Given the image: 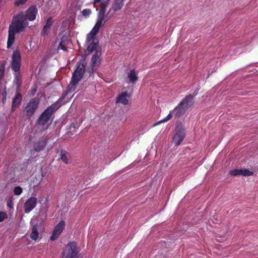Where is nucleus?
<instances>
[{"instance_id": "nucleus-1", "label": "nucleus", "mask_w": 258, "mask_h": 258, "mask_svg": "<svg viewBox=\"0 0 258 258\" xmlns=\"http://www.w3.org/2000/svg\"><path fill=\"white\" fill-rule=\"evenodd\" d=\"M104 5H98V8L100 7L99 11L97 21L91 31L87 34L86 41V46L87 48V51L88 52H92L94 51L95 53L93 54L91 59V70L89 72L93 73L99 66L101 62L100 58L101 55V50L98 46L99 41L96 38V35L98 33L99 29L111 18L113 13H107L105 15L106 7Z\"/></svg>"}, {"instance_id": "nucleus-2", "label": "nucleus", "mask_w": 258, "mask_h": 258, "mask_svg": "<svg viewBox=\"0 0 258 258\" xmlns=\"http://www.w3.org/2000/svg\"><path fill=\"white\" fill-rule=\"evenodd\" d=\"M37 14V9L35 6H31L26 12L25 15L21 13L14 17L11 24L9 28V35L7 41V47L10 48L13 45L15 38V34L20 33L28 26L27 20L32 21L35 20Z\"/></svg>"}, {"instance_id": "nucleus-3", "label": "nucleus", "mask_w": 258, "mask_h": 258, "mask_svg": "<svg viewBox=\"0 0 258 258\" xmlns=\"http://www.w3.org/2000/svg\"><path fill=\"white\" fill-rule=\"evenodd\" d=\"M66 94H62L61 97L53 104L49 106L40 115L36 121V125L42 130H47L51 124L52 121V114L61 105L64 104L62 101L64 99Z\"/></svg>"}, {"instance_id": "nucleus-4", "label": "nucleus", "mask_w": 258, "mask_h": 258, "mask_svg": "<svg viewBox=\"0 0 258 258\" xmlns=\"http://www.w3.org/2000/svg\"><path fill=\"white\" fill-rule=\"evenodd\" d=\"M85 65L83 60L79 62L68 86L67 92H73L77 90L79 82L82 80L85 72Z\"/></svg>"}, {"instance_id": "nucleus-5", "label": "nucleus", "mask_w": 258, "mask_h": 258, "mask_svg": "<svg viewBox=\"0 0 258 258\" xmlns=\"http://www.w3.org/2000/svg\"><path fill=\"white\" fill-rule=\"evenodd\" d=\"M40 103L39 99L35 98L31 99L26 104L24 109V112L27 118H31L37 109Z\"/></svg>"}, {"instance_id": "nucleus-6", "label": "nucleus", "mask_w": 258, "mask_h": 258, "mask_svg": "<svg viewBox=\"0 0 258 258\" xmlns=\"http://www.w3.org/2000/svg\"><path fill=\"white\" fill-rule=\"evenodd\" d=\"M185 135L184 125L181 123L177 124L175 128V133L173 137V142L176 146H178L183 140Z\"/></svg>"}, {"instance_id": "nucleus-7", "label": "nucleus", "mask_w": 258, "mask_h": 258, "mask_svg": "<svg viewBox=\"0 0 258 258\" xmlns=\"http://www.w3.org/2000/svg\"><path fill=\"white\" fill-rule=\"evenodd\" d=\"M21 65V56L20 52L18 50L13 51L11 57V69L15 72L20 71Z\"/></svg>"}, {"instance_id": "nucleus-8", "label": "nucleus", "mask_w": 258, "mask_h": 258, "mask_svg": "<svg viewBox=\"0 0 258 258\" xmlns=\"http://www.w3.org/2000/svg\"><path fill=\"white\" fill-rule=\"evenodd\" d=\"M65 227V222L60 221L54 228L52 233L50 237L51 241L57 239Z\"/></svg>"}, {"instance_id": "nucleus-9", "label": "nucleus", "mask_w": 258, "mask_h": 258, "mask_svg": "<svg viewBox=\"0 0 258 258\" xmlns=\"http://www.w3.org/2000/svg\"><path fill=\"white\" fill-rule=\"evenodd\" d=\"M37 203V199L35 197H30L25 203L24 205L25 212L29 213L36 206Z\"/></svg>"}, {"instance_id": "nucleus-10", "label": "nucleus", "mask_w": 258, "mask_h": 258, "mask_svg": "<svg viewBox=\"0 0 258 258\" xmlns=\"http://www.w3.org/2000/svg\"><path fill=\"white\" fill-rule=\"evenodd\" d=\"M22 100V96L18 91L16 92L15 95L12 99V111H14L18 108Z\"/></svg>"}, {"instance_id": "nucleus-11", "label": "nucleus", "mask_w": 258, "mask_h": 258, "mask_svg": "<svg viewBox=\"0 0 258 258\" xmlns=\"http://www.w3.org/2000/svg\"><path fill=\"white\" fill-rule=\"evenodd\" d=\"M179 103L186 110H187L188 108L193 105V96L191 95L186 96Z\"/></svg>"}, {"instance_id": "nucleus-12", "label": "nucleus", "mask_w": 258, "mask_h": 258, "mask_svg": "<svg viewBox=\"0 0 258 258\" xmlns=\"http://www.w3.org/2000/svg\"><path fill=\"white\" fill-rule=\"evenodd\" d=\"M252 172L250 171L247 169H234L231 170L229 174L232 176H237L239 175H241L244 176H249L252 174Z\"/></svg>"}, {"instance_id": "nucleus-13", "label": "nucleus", "mask_w": 258, "mask_h": 258, "mask_svg": "<svg viewBox=\"0 0 258 258\" xmlns=\"http://www.w3.org/2000/svg\"><path fill=\"white\" fill-rule=\"evenodd\" d=\"M124 1L125 0H114L111 8L108 11V13H111L112 12H113V13L121 10L123 7Z\"/></svg>"}, {"instance_id": "nucleus-14", "label": "nucleus", "mask_w": 258, "mask_h": 258, "mask_svg": "<svg viewBox=\"0 0 258 258\" xmlns=\"http://www.w3.org/2000/svg\"><path fill=\"white\" fill-rule=\"evenodd\" d=\"M127 80L132 84L135 83L138 80L137 72L134 69L130 70L127 73Z\"/></svg>"}, {"instance_id": "nucleus-15", "label": "nucleus", "mask_w": 258, "mask_h": 258, "mask_svg": "<svg viewBox=\"0 0 258 258\" xmlns=\"http://www.w3.org/2000/svg\"><path fill=\"white\" fill-rule=\"evenodd\" d=\"M128 98L129 96L126 92L121 93L117 98L116 103H122L123 105H126L128 104Z\"/></svg>"}, {"instance_id": "nucleus-16", "label": "nucleus", "mask_w": 258, "mask_h": 258, "mask_svg": "<svg viewBox=\"0 0 258 258\" xmlns=\"http://www.w3.org/2000/svg\"><path fill=\"white\" fill-rule=\"evenodd\" d=\"M186 111V110L179 103L178 106L172 110V112H173L175 117H178L183 115Z\"/></svg>"}, {"instance_id": "nucleus-17", "label": "nucleus", "mask_w": 258, "mask_h": 258, "mask_svg": "<svg viewBox=\"0 0 258 258\" xmlns=\"http://www.w3.org/2000/svg\"><path fill=\"white\" fill-rule=\"evenodd\" d=\"M53 23V21H52V20L51 18H49L45 25H44L43 28V30L42 31V32H41V35L43 36H46L47 35L48 33L49 32V31L50 30V27L52 25Z\"/></svg>"}, {"instance_id": "nucleus-18", "label": "nucleus", "mask_w": 258, "mask_h": 258, "mask_svg": "<svg viewBox=\"0 0 258 258\" xmlns=\"http://www.w3.org/2000/svg\"><path fill=\"white\" fill-rule=\"evenodd\" d=\"M39 232L38 231L37 225H35L33 226L32 229L31 233L30 234V238L34 241H36L38 239Z\"/></svg>"}, {"instance_id": "nucleus-19", "label": "nucleus", "mask_w": 258, "mask_h": 258, "mask_svg": "<svg viewBox=\"0 0 258 258\" xmlns=\"http://www.w3.org/2000/svg\"><path fill=\"white\" fill-rule=\"evenodd\" d=\"M60 159L66 164H68L70 159V155L69 153L67 152L64 150H61L60 151Z\"/></svg>"}, {"instance_id": "nucleus-20", "label": "nucleus", "mask_w": 258, "mask_h": 258, "mask_svg": "<svg viewBox=\"0 0 258 258\" xmlns=\"http://www.w3.org/2000/svg\"><path fill=\"white\" fill-rule=\"evenodd\" d=\"M14 82L17 86V90L20 89L21 85V76L20 72L15 73V79Z\"/></svg>"}, {"instance_id": "nucleus-21", "label": "nucleus", "mask_w": 258, "mask_h": 258, "mask_svg": "<svg viewBox=\"0 0 258 258\" xmlns=\"http://www.w3.org/2000/svg\"><path fill=\"white\" fill-rule=\"evenodd\" d=\"M110 0H94V6L96 8V11L98 10V5H104L107 6Z\"/></svg>"}, {"instance_id": "nucleus-22", "label": "nucleus", "mask_w": 258, "mask_h": 258, "mask_svg": "<svg viewBox=\"0 0 258 258\" xmlns=\"http://www.w3.org/2000/svg\"><path fill=\"white\" fill-rule=\"evenodd\" d=\"M45 146V144L44 142L36 143L34 145V149L35 150L39 151L43 149Z\"/></svg>"}, {"instance_id": "nucleus-23", "label": "nucleus", "mask_w": 258, "mask_h": 258, "mask_svg": "<svg viewBox=\"0 0 258 258\" xmlns=\"http://www.w3.org/2000/svg\"><path fill=\"white\" fill-rule=\"evenodd\" d=\"M173 115H174V114H173V112H172V111H171L166 117L164 118L163 119L160 120L156 124H158L160 123L168 121L169 120H170L171 118V117H172Z\"/></svg>"}, {"instance_id": "nucleus-24", "label": "nucleus", "mask_w": 258, "mask_h": 258, "mask_svg": "<svg viewBox=\"0 0 258 258\" xmlns=\"http://www.w3.org/2000/svg\"><path fill=\"white\" fill-rule=\"evenodd\" d=\"M92 11L90 9H86L83 10L82 14L85 18L88 17L91 14Z\"/></svg>"}, {"instance_id": "nucleus-25", "label": "nucleus", "mask_w": 258, "mask_h": 258, "mask_svg": "<svg viewBox=\"0 0 258 258\" xmlns=\"http://www.w3.org/2000/svg\"><path fill=\"white\" fill-rule=\"evenodd\" d=\"M23 189L20 186H16L14 189V194L16 196L20 195L22 192Z\"/></svg>"}, {"instance_id": "nucleus-26", "label": "nucleus", "mask_w": 258, "mask_h": 258, "mask_svg": "<svg viewBox=\"0 0 258 258\" xmlns=\"http://www.w3.org/2000/svg\"><path fill=\"white\" fill-rule=\"evenodd\" d=\"M27 1V0H16L14 2V5L16 7H19L24 4Z\"/></svg>"}, {"instance_id": "nucleus-27", "label": "nucleus", "mask_w": 258, "mask_h": 258, "mask_svg": "<svg viewBox=\"0 0 258 258\" xmlns=\"http://www.w3.org/2000/svg\"><path fill=\"white\" fill-rule=\"evenodd\" d=\"M57 49L58 50L62 49L63 50H66V47L63 44V40L62 38L61 39V40L59 44V45L57 47Z\"/></svg>"}, {"instance_id": "nucleus-28", "label": "nucleus", "mask_w": 258, "mask_h": 258, "mask_svg": "<svg viewBox=\"0 0 258 258\" xmlns=\"http://www.w3.org/2000/svg\"><path fill=\"white\" fill-rule=\"evenodd\" d=\"M7 218V215L6 213L4 212H0V222L3 221Z\"/></svg>"}, {"instance_id": "nucleus-29", "label": "nucleus", "mask_w": 258, "mask_h": 258, "mask_svg": "<svg viewBox=\"0 0 258 258\" xmlns=\"http://www.w3.org/2000/svg\"><path fill=\"white\" fill-rule=\"evenodd\" d=\"M2 95L4 97H7V92L5 89L2 92Z\"/></svg>"}, {"instance_id": "nucleus-30", "label": "nucleus", "mask_w": 258, "mask_h": 258, "mask_svg": "<svg viewBox=\"0 0 258 258\" xmlns=\"http://www.w3.org/2000/svg\"><path fill=\"white\" fill-rule=\"evenodd\" d=\"M6 101V97H3V100H2L3 103L4 104L5 103Z\"/></svg>"}, {"instance_id": "nucleus-31", "label": "nucleus", "mask_w": 258, "mask_h": 258, "mask_svg": "<svg viewBox=\"0 0 258 258\" xmlns=\"http://www.w3.org/2000/svg\"><path fill=\"white\" fill-rule=\"evenodd\" d=\"M39 183H40V182H37V183H36V184H34V185H33V186H35L36 185H38Z\"/></svg>"}]
</instances>
